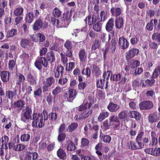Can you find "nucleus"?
<instances>
[{
	"mask_svg": "<svg viewBox=\"0 0 160 160\" xmlns=\"http://www.w3.org/2000/svg\"><path fill=\"white\" fill-rule=\"evenodd\" d=\"M101 25L98 22L93 26V29L97 32L100 31Z\"/></svg>",
	"mask_w": 160,
	"mask_h": 160,
	"instance_id": "obj_52",
	"label": "nucleus"
},
{
	"mask_svg": "<svg viewBox=\"0 0 160 160\" xmlns=\"http://www.w3.org/2000/svg\"><path fill=\"white\" fill-rule=\"evenodd\" d=\"M111 45L110 48V52L113 53H114L116 49V42L115 40L112 41Z\"/></svg>",
	"mask_w": 160,
	"mask_h": 160,
	"instance_id": "obj_41",
	"label": "nucleus"
},
{
	"mask_svg": "<svg viewBox=\"0 0 160 160\" xmlns=\"http://www.w3.org/2000/svg\"><path fill=\"white\" fill-rule=\"evenodd\" d=\"M29 41L27 39H22L21 42V45L23 48H26L29 45Z\"/></svg>",
	"mask_w": 160,
	"mask_h": 160,
	"instance_id": "obj_49",
	"label": "nucleus"
},
{
	"mask_svg": "<svg viewBox=\"0 0 160 160\" xmlns=\"http://www.w3.org/2000/svg\"><path fill=\"white\" fill-rule=\"evenodd\" d=\"M105 81V80L104 78L98 81L97 82V87L101 89H103Z\"/></svg>",
	"mask_w": 160,
	"mask_h": 160,
	"instance_id": "obj_45",
	"label": "nucleus"
},
{
	"mask_svg": "<svg viewBox=\"0 0 160 160\" xmlns=\"http://www.w3.org/2000/svg\"><path fill=\"white\" fill-rule=\"evenodd\" d=\"M160 74V66H157L155 69L153 74V77L154 78L157 77Z\"/></svg>",
	"mask_w": 160,
	"mask_h": 160,
	"instance_id": "obj_43",
	"label": "nucleus"
},
{
	"mask_svg": "<svg viewBox=\"0 0 160 160\" xmlns=\"http://www.w3.org/2000/svg\"><path fill=\"white\" fill-rule=\"evenodd\" d=\"M32 109L27 107L26 108V111L23 113V116L26 120L28 119L31 117L32 114Z\"/></svg>",
	"mask_w": 160,
	"mask_h": 160,
	"instance_id": "obj_22",
	"label": "nucleus"
},
{
	"mask_svg": "<svg viewBox=\"0 0 160 160\" xmlns=\"http://www.w3.org/2000/svg\"><path fill=\"white\" fill-rule=\"evenodd\" d=\"M153 39L157 40L159 42L160 41V33H155L153 34L152 36Z\"/></svg>",
	"mask_w": 160,
	"mask_h": 160,
	"instance_id": "obj_63",
	"label": "nucleus"
},
{
	"mask_svg": "<svg viewBox=\"0 0 160 160\" xmlns=\"http://www.w3.org/2000/svg\"><path fill=\"white\" fill-rule=\"evenodd\" d=\"M32 116V119H30L33 120L32 124L34 127H42L44 125L45 121L47 120L48 118L47 113L44 111L43 112L41 115L39 114L34 113Z\"/></svg>",
	"mask_w": 160,
	"mask_h": 160,
	"instance_id": "obj_1",
	"label": "nucleus"
},
{
	"mask_svg": "<svg viewBox=\"0 0 160 160\" xmlns=\"http://www.w3.org/2000/svg\"><path fill=\"white\" fill-rule=\"evenodd\" d=\"M101 140L106 143H109L111 140V138L110 136L105 135L102 137Z\"/></svg>",
	"mask_w": 160,
	"mask_h": 160,
	"instance_id": "obj_48",
	"label": "nucleus"
},
{
	"mask_svg": "<svg viewBox=\"0 0 160 160\" xmlns=\"http://www.w3.org/2000/svg\"><path fill=\"white\" fill-rule=\"evenodd\" d=\"M17 32V30L16 29H12L7 32L6 37L7 38H10L14 36L16 34Z\"/></svg>",
	"mask_w": 160,
	"mask_h": 160,
	"instance_id": "obj_32",
	"label": "nucleus"
},
{
	"mask_svg": "<svg viewBox=\"0 0 160 160\" xmlns=\"http://www.w3.org/2000/svg\"><path fill=\"white\" fill-rule=\"evenodd\" d=\"M158 120L159 117L157 112L151 113L148 117V121L150 123L155 122Z\"/></svg>",
	"mask_w": 160,
	"mask_h": 160,
	"instance_id": "obj_8",
	"label": "nucleus"
},
{
	"mask_svg": "<svg viewBox=\"0 0 160 160\" xmlns=\"http://www.w3.org/2000/svg\"><path fill=\"white\" fill-rule=\"evenodd\" d=\"M112 125L109 121V122L108 120H106L104 121L103 122V126L104 130H107L108 129L109 127Z\"/></svg>",
	"mask_w": 160,
	"mask_h": 160,
	"instance_id": "obj_51",
	"label": "nucleus"
},
{
	"mask_svg": "<svg viewBox=\"0 0 160 160\" xmlns=\"http://www.w3.org/2000/svg\"><path fill=\"white\" fill-rule=\"evenodd\" d=\"M64 70L63 67L61 65H58L54 69V75L56 78H58Z\"/></svg>",
	"mask_w": 160,
	"mask_h": 160,
	"instance_id": "obj_12",
	"label": "nucleus"
},
{
	"mask_svg": "<svg viewBox=\"0 0 160 160\" xmlns=\"http://www.w3.org/2000/svg\"><path fill=\"white\" fill-rule=\"evenodd\" d=\"M140 64V62L137 60L132 61L131 62V64L129 66L130 70H133V69L138 67Z\"/></svg>",
	"mask_w": 160,
	"mask_h": 160,
	"instance_id": "obj_25",
	"label": "nucleus"
},
{
	"mask_svg": "<svg viewBox=\"0 0 160 160\" xmlns=\"http://www.w3.org/2000/svg\"><path fill=\"white\" fill-rule=\"evenodd\" d=\"M37 36L39 39V41L40 42H43L46 39L45 36L42 33H38L37 34Z\"/></svg>",
	"mask_w": 160,
	"mask_h": 160,
	"instance_id": "obj_58",
	"label": "nucleus"
},
{
	"mask_svg": "<svg viewBox=\"0 0 160 160\" xmlns=\"http://www.w3.org/2000/svg\"><path fill=\"white\" fill-rule=\"evenodd\" d=\"M26 148V146L22 144H17L14 147V149L16 151H21L23 150Z\"/></svg>",
	"mask_w": 160,
	"mask_h": 160,
	"instance_id": "obj_40",
	"label": "nucleus"
},
{
	"mask_svg": "<svg viewBox=\"0 0 160 160\" xmlns=\"http://www.w3.org/2000/svg\"><path fill=\"white\" fill-rule=\"evenodd\" d=\"M34 64L38 69H40L41 68V65L42 64L44 67H47L48 65V62L45 57H38L36 59Z\"/></svg>",
	"mask_w": 160,
	"mask_h": 160,
	"instance_id": "obj_3",
	"label": "nucleus"
},
{
	"mask_svg": "<svg viewBox=\"0 0 160 160\" xmlns=\"http://www.w3.org/2000/svg\"><path fill=\"white\" fill-rule=\"evenodd\" d=\"M129 117L132 118H135L136 120H139L141 118L140 114L136 111H132L129 112Z\"/></svg>",
	"mask_w": 160,
	"mask_h": 160,
	"instance_id": "obj_13",
	"label": "nucleus"
},
{
	"mask_svg": "<svg viewBox=\"0 0 160 160\" xmlns=\"http://www.w3.org/2000/svg\"><path fill=\"white\" fill-rule=\"evenodd\" d=\"M127 112L126 111H123L120 112L118 115V117L120 119H122L127 117Z\"/></svg>",
	"mask_w": 160,
	"mask_h": 160,
	"instance_id": "obj_38",
	"label": "nucleus"
},
{
	"mask_svg": "<svg viewBox=\"0 0 160 160\" xmlns=\"http://www.w3.org/2000/svg\"><path fill=\"white\" fill-rule=\"evenodd\" d=\"M110 75H111V76L110 77L111 79H112V72L111 71H107V72H105L104 73H103V78H104V79L105 80V79L106 78L107 79V81L106 82V87L105 88H106L108 87V79L109 78V77L110 76Z\"/></svg>",
	"mask_w": 160,
	"mask_h": 160,
	"instance_id": "obj_19",
	"label": "nucleus"
},
{
	"mask_svg": "<svg viewBox=\"0 0 160 160\" xmlns=\"http://www.w3.org/2000/svg\"><path fill=\"white\" fill-rule=\"evenodd\" d=\"M51 21L53 25L57 28L61 27V25H59V21L58 19L52 18L51 19Z\"/></svg>",
	"mask_w": 160,
	"mask_h": 160,
	"instance_id": "obj_50",
	"label": "nucleus"
},
{
	"mask_svg": "<svg viewBox=\"0 0 160 160\" xmlns=\"http://www.w3.org/2000/svg\"><path fill=\"white\" fill-rule=\"evenodd\" d=\"M23 9L22 8L20 7L16 8L14 12V14L16 16H20L23 13Z\"/></svg>",
	"mask_w": 160,
	"mask_h": 160,
	"instance_id": "obj_33",
	"label": "nucleus"
},
{
	"mask_svg": "<svg viewBox=\"0 0 160 160\" xmlns=\"http://www.w3.org/2000/svg\"><path fill=\"white\" fill-rule=\"evenodd\" d=\"M68 94L69 98H75L77 95L76 91L74 89H71L69 90Z\"/></svg>",
	"mask_w": 160,
	"mask_h": 160,
	"instance_id": "obj_34",
	"label": "nucleus"
},
{
	"mask_svg": "<svg viewBox=\"0 0 160 160\" xmlns=\"http://www.w3.org/2000/svg\"><path fill=\"white\" fill-rule=\"evenodd\" d=\"M34 15L32 12H30L27 13L26 16V22L29 23L32 22L33 19Z\"/></svg>",
	"mask_w": 160,
	"mask_h": 160,
	"instance_id": "obj_24",
	"label": "nucleus"
},
{
	"mask_svg": "<svg viewBox=\"0 0 160 160\" xmlns=\"http://www.w3.org/2000/svg\"><path fill=\"white\" fill-rule=\"evenodd\" d=\"M58 156L61 159H64L66 158V152L61 149H59L57 152Z\"/></svg>",
	"mask_w": 160,
	"mask_h": 160,
	"instance_id": "obj_26",
	"label": "nucleus"
},
{
	"mask_svg": "<svg viewBox=\"0 0 160 160\" xmlns=\"http://www.w3.org/2000/svg\"><path fill=\"white\" fill-rule=\"evenodd\" d=\"M129 106L130 108L132 109H135L136 107V102L135 100H130Z\"/></svg>",
	"mask_w": 160,
	"mask_h": 160,
	"instance_id": "obj_54",
	"label": "nucleus"
},
{
	"mask_svg": "<svg viewBox=\"0 0 160 160\" xmlns=\"http://www.w3.org/2000/svg\"><path fill=\"white\" fill-rule=\"evenodd\" d=\"M30 136L28 134H24L22 135L20 137L21 140L23 142L27 141L30 139Z\"/></svg>",
	"mask_w": 160,
	"mask_h": 160,
	"instance_id": "obj_39",
	"label": "nucleus"
},
{
	"mask_svg": "<svg viewBox=\"0 0 160 160\" xmlns=\"http://www.w3.org/2000/svg\"><path fill=\"white\" fill-rule=\"evenodd\" d=\"M42 22L41 20H37L34 23L33 25V29L35 30H37L41 28Z\"/></svg>",
	"mask_w": 160,
	"mask_h": 160,
	"instance_id": "obj_30",
	"label": "nucleus"
},
{
	"mask_svg": "<svg viewBox=\"0 0 160 160\" xmlns=\"http://www.w3.org/2000/svg\"><path fill=\"white\" fill-rule=\"evenodd\" d=\"M21 58L25 63L28 64L30 62L31 58L26 53H23L22 54L21 56Z\"/></svg>",
	"mask_w": 160,
	"mask_h": 160,
	"instance_id": "obj_20",
	"label": "nucleus"
},
{
	"mask_svg": "<svg viewBox=\"0 0 160 160\" xmlns=\"http://www.w3.org/2000/svg\"><path fill=\"white\" fill-rule=\"evenodd\" d=\"M119 44L121 48L125 49L129 46V42L123 37H121L119 39Z\"/></svg>",
	"mask_w": 160,
	"mask_h": 160,
	"instance_id": "obj_7",
	"label": "nucleus"
},
{
	"mask_svg": "<svg viewBox=\"0 0 160 160\" xmlns=\"http://www.w3.org/2000/svg\"><path fill=\"white\" fill-rule=\"evenodd\" d=\"M9 141V138L7 135H4L0 139V142H1L2 144V147L4 145L6 146H7V144L8 143Z\"/></svg>",
	"mask_w": 160,
	"mask_h": 160,
	"instance_id": "obj_27",
	"label": "nucleus"
},
{
	"mask_svg": "<svg viewBox=\"0 0 160 160\" xmlns=\"http://www.w3.org/2000/svg\"><path fill=\"white\" fill-rule=\"evenodd\" d=\"M87 52L84 49L81 50L79 53L80 60L81 62H84L87 58Z\"/></svg>",
	"mask_w": 160,
	"mask_h": 160,
	"instance_id": "obj_18",
	"label": "nucleus"
},
{
	"mask_svg": "<svg viewBox=\"0 0 160 160\" xmlns=\"http://www.w3.org/2000/svg\"><path fill=\"white\" fill-rule=\"evenodd\" d=\"M66 144L67 150L72 151L76 149V147L74 143L71 141H67Z\"/></svg>",
	"mask_w": 160,
	"mask_h": 160,
	"instance_id": "obj_15",
	"label": "nucleus"
},
{
	"mask_svg": "<svg viewBox=\"0 0 160 160\" xmlns=\"http://www.w3.org/2000/svg\"><path fill=\"white\" fill-rule=\"evenodd\" d=\"M100 16L101 21H103L106 19V14L104 11L101 12Z\"/></svg>",
	"mask_w": 160,
	"mask_h": 160,
	"instance_id": "obj_61",
	"label": "nucleus"
},
{
	"mask_svg": "<svg viewBox=\"0 0 160 160\" xmlns=\"http://www.w3.org/2000/svg\"><path fill=\"white\" fill-rule=\"evenodd\" d=\"M82 73L83 75H85L88 77L91 74V70L89 68H87L85 69H84L82 71Z\"/></svg>",
	"mask_w": 160,
	"mask_h": 160,
	"instance_id": "obj_56",
	"label": "nucleus"
},
{
	"mask_svg": "<svg viewBox=\"0 0 160 160\" xmlns=\"http://www.w3.org/2000/svg\"><path fill=\"white\" fill-rule=\"evenodd\" d=\"M55 82V80L52 77H50L47 78L45 82V83L48 86H51Z\"/></svg>",
	"mask_w": 160,
	"mask_h": 160,
	"instance_id": "obj_36",
	"label": "nucleus"
},
{
	"mask_svg": "<svg viewBox=\"0 0 160 160\" xmlns=\"http://www.w3.org/2000/svg\"><path fill=\"white\" fill-rule=\"evenodd\" d=\"M109 113L108 112H104L100 113L98 117V120L100 122L102 121L105 118L108 117Z\"/></svg>",
	"mask_w": 160,
	"mask_h": 160,
	"instance_id": "obj_29",
	"label": "nucleus"
},
{
	"mask_svg": "<svg viewBox=\"0 0 160 160\" xmlns=\"http://www.w3.org/2000/svg\"><path fill=\"white\" fill-rule=\"evenodd\" d=\"M0 76L2 81L4 82L8 81L9 79L10 73L6 71H3L1 72Z\"/></svg>",
	"mask_w": 160,
	"mask_h": 160,
	"instance_id": "obj_11",
	"label": "nucleus"
},
{
	"mask_svg": "<svg viewBox=\"0 0 160 160\" xmlns=\"http://www.w3.org/2000/svg\"><path fill=\"white\" fill-rule=\"evenodd\" d=\"M92 105L91 102H86L77 108L79 111H83L81 114L83 119L88 118L92 113V110L90 109Z\"/></svg>",
	"mask_w": 160,
	"mask_h": 160,
	"instance_id": "obj_2",
	"label": "nucleus"
},
{
	"mask_svg": "<svg viewBox=\"0 0 160 160\" xmlns=\"http://www.w3.org/2000/svg\"><path fill=\"white\" fill-rule=\"evenodd\" d=\"M28 80V82L31 85H35L36 84V80L32 76H29Z\"/></svg>",
	"mask_w": 160,
	"mask_h": 160,
	"instance_id": "obj_60",
	"label": "nucleus"
},
{
	"mask_svg": "<svg viewBox=\"0 0 160 160\" xmlns=\"http://www.w3.org/2000/svg\"><path fill=\"white\" fill-rule=\"evenodd\" d=\"M52 14L55 17L58 18L61 15V11L57 8H55L53 10Z\"/></svg>",
	"mask_w": 160,
	"mask_h": 160,
	"instance_id": "obj_44",
	"label": "nucleus"
},
{
	"mask_svg": "<svg viewBox=\"0 0 160 160\" xmlns=\"http://www.w3.org/2000/svg\"><path fill=\"white\" fill-rule=\"evenodd\" d=\"M115 27L117 28H120L123 25V21L122 17H119L116 18L115 21Z\"/></svg>",
	"mask_w": 160,
	"mask_h": 160,
	"instance_id": "obj_16",
	"label": "nucleus"
},
{
	"mask_svg": "<svg viewBox=\"0 0 160 160\" xmlns=\"http://www.w3.org/2000/svg\"><path fill=\"white\" fill-rule=\"evenodd\" d=\"M25 105V102L22 100H20L14 103L15 106L17 107H22Z\"/></svg>",
	"mask_w": 160,
	"mask_h": 160,
	"instance_id": "obj_46",
	"label": "nucleus"
},
{
	"mask_svg": "<svg viewBox=\"0 0 160 160\" xmlns=\"http://www.w3.org/2000/svg\"><path fill=\"white\" fill-rule=\"evenodd\" d=\"M153 20V19H152L150 21V22L148 23L146 26V27L149 30L152 31L153 29V25L152 23Z\"/></svg>",
	"mask_w": 160,
	"mask_h": 160,
	"instance_id": "obj_64",
	"label": "nucleus"
},
{
	"mask_svg": "<svg viewBox=\"0 0 160 160\" xmlns=\"http://www.w3.org/2000/svg\"><path fill=\"white\" fill-rule=\"evenodd\" d=\"M129 148L131 149H140L143 148L144 147V145L141 142H134L131 141L128 144Z\"/></svg>",
	"mask_w": 160,
	"mask_h": 160,
	"instance_id": "obj_4",
	"label": "nucleus"
},
{
	"mask_svg": "<svg viewBox=\"0 0 160 160\" xmlns=\"http://www.w3.org/2000/svg\"><path fill=\"white\" fill-rule=\"evenodd\" d=\"M84 21L86 23H88L89 25H91L96 21V16L95 15H89L87 17Z\"/></svg>",
	"mask_w": 160,
	"mask_h": 160,
	"instance_id": "obj_9",
	"label": "nucleus"
},
{
	"mask_svg": "<svg viewBox=\"0 0 160 160\" xmlns=\"http://www.w3.org/2000/svg\"><path fill=\"white\" fill-rule=\"evenodd\" d=\"M143 71V69L141 68H138L137 69H135V71L131 70V74L134 76L141 73Z\"/></svg>",
	"mask_w": 160,
	"mask_h": 160,
	"instance_id": "obj_42",
	"label": "nucleus"
},
{
	"mask_svg": "<svg viewBox=\"0 0 160 160\" xmlns=\"http://www.w3.org/2000/svg\"><path fill=\"white\" fill-rule=\"evenodd\" d=\"M111 12L112 15L116 17L119 16L121 13V10L119 8H111Z\"/></svg>",
	"mask_w": 160,
	"mask_h": 160,
	"instance_id": "obj_21",
	"label": "nucleus"
},
{
	"mask_svg": "<svg viewBox=\"0 0 160 160\" xmlns=\"http://www.w3.org/2000/svg\"><path fill=\"white\" fill-rule=\"evenodd\" d=\"M81 145L83 147L88 146L89 143V141L87 139L82 138L81 141Z\"/></svg>",
	"mask_w": 160,
	"mask_h": 160,
	"instance_id": "obj_55",
	"label": "nucleus"
},
{
	"mask_svg": "<svg viewBox=\"0 0 160 160\" xmlns=\"http://www.w3.org/2000/svg\"><path fill=\"white\" fill-rule=\"evenodd\" d=\"M101 42L98 40H96L94 43L92 45L91 49L92 50H95L98 48L100 45Z\"/></svg>",
	"mask_w": 160,
	"mask_h": 160,
	"instance_id": "obj_47",
	"label": "nucleus"
},
{
	"mask_svg": "<svg viewBox=\"0 0 160 160\" xmlns=\"http://www.w3.org/2000/svg\"><path fill=\"white\" fill-rule=\"evenodd\" d=\"M25 80L24 76L22 74H20L18 76V83L19 85L20 84L23 82Z\"/></svg>",
	"mask_w": 160,
	"mask_h": 160,
	"instance_id": "obj_59",
	"label": "nucleus"
},
{
	"mask_svg": "<svg viewBox=\"0 0 160 160\" xmlns=\"http://www.w3.org/2000/svg\"><path fill=\"white\" fill-rule=\"evenodd\" d=\"M78 124L77 123H73L69 125L67 129L68 132H71L74 130L78 127Z\"/></svg>",
	"mask_w": 160,
	"mask_h": 160,
	"instance_id": "obj_28",
	"label": "nucleus"
},
{
	"mask_svg": "<svg viewBox=\"0 0 160 160\" xmlns=\"http://www.w3.org/2000/svg\"><path fill=\"white\" fill-rule=\"evenodd\" d=\"M16 95V91L14 92L10 91L8 90L6 92V96L7 98L9 99L12 100L14 96Z\"/></svg>",
	"mask_w": 160,
	"mask_h": 160,
	"instance_id": "obj_31",
	"label": "nucleus"
},
{
	"mask_svg": "<svg viewBox=\"0 0 160 160\" xmlns=\"http://www.w3.org/2000/svg\"><path fill=\"white\" fill-rule=\"evenodd\" d=\"M120 106L116 104L110 102L108 105L107 108L109 111L112 112H116L120 108Z\"/></svg>",
	"mask_w": 160,
	"mask_h": 160,
	"instance_id": "obj_10",
	"label": "nucleus"
},
{
	"mask_svg": "<svg viewBox=\"0 0 160 160\" xmlns=\"http://www.w3.org/2000/svg\"><path fill=\"white\" fill-rule=\"evenodd\" d=\"M139 50L137 48H133L126 53V58L127 60H129L137 55Z\"/></svg>",
	"mask_w": 160,
	"mask_h": 160,
	"instance_id": "obj_5",
	"label": "nucleus"
},
{
	"mask_svg": "<svg viewBox=\"0 0 160 160\" xmlns=\"http://www.w3.org/2000/svg\"><path fill=\"white\" fill-rule=\"evenodd\" d=\"M153 156H159L160 155V148H153Z\"/></svg>",
	"mask_w": 160,
	"mask_h": 160,
	"instance_id": "obj_53",
	"label": "nucleus"
},
{
	"mask_svg": "<svg viewBox=\"0 0 160 160\" xmlns=\"http://www.w3.org/2000/svg\"><path fill=\"white\" fill-rule=\"evenodd\" d=\"M153 106L152 103L150 101H145L141 102L139 104L140 109H149L151 108Z\"/></svg>",
	"mask_w": 160,
	"mask_h": 160,
	"instance_id": "obj_6",
	"label": "nucleus"
},
{
	"mask_svg": "<svg viewBox=\"0 0 160 160\" xmlns=\"http://www.w3.org/2000/svg\"><path fill=\"white\" fill-rule=\"evenodd\" d=\"M69 13L64 14V18L63 21H62V23L63 24L62 25H61V27H67L69 23Z\"/></svg>",
	"mask_w": 160,
	"mask_h": 160,
	"instance_id": "obj_17",
	"label": "nucleus"
},
{
	"mask_svg": "<svg viewBox=\"0 0 160 160\" xmlns=\"http://www.w3.org/2000/svg\"><path fill=\"white\" fill-rule=\"evenodd\" d=\"M15 65V61L14 60H10L8 63V68L10 70H12L14 67Z\"/></svg>",
	"mask_w": 160,
	"mask_h": 160,
	"instance_id": "obj_62",
	"label": "nucleus"
},
{
	"mask_svg": "<svg viewBox=\"0 0 160 160\" xmlns=\"http://www.w3.org/2000/svg\"><path fill=\"white\" fill-rule=\"evenodd\" d=\"M47 58L48 61L51 63L54 62L55 60L54 54L52 51L48 53Z\"/></svg>",
	"mask_w": 160,
	"mask_h": 160,
	"instance_id": "obj_23",
	"label": "nucleus"
},
{
	"mask_svg": "<svg viewBox=\"0 0 160 160\" xmlns=\"http://www.w3.org/2000/svg\"><path fill=\"white\" fill-rule=\"evenodd\" d=\"M75 65V63L74 62H72L69 63L68 64H67L66 70L67 71H70L72 70L74 67Z\"/></svg>",
	"mask_w": 160,
	"mask_h": 160,
	"instance_id": "obj_57",
	"label": "nucleus"
},
{
	"mask_svg": "<svg viewBox=\"0 0 160 160\" xmlns=\"http://www.w3.org/2000/svg\"><path fill=\"white\" fill-rule=\"evenodd\" d=\"M114 19L111 18L108 22L106 26V29L108 32L111 31L114 27Z\"/></svg>",
	"mask_w": 160,
	"mask_h": 160,
	"instance_id": "obj_14",
	"label": "nucleus"
},
{
	"mask_svg": "<svg viewBox=\"0 0 160 160\" xmlns=\"http://www.w3.org/2000/svg\"><path fill=\"white\" fill-rule=\"evenodd\" d=\"M109 121L112 125L113 124V122H119L117 117L114 115H112L110 117Z\"/></svg>",
	"mask_w": 160,
	"mask_h": 160,
	"instance_id": "obj_35",
	"label": "nucleus"
},
{
	"mask_svg": "<svg viewBox=\"0 0 160 160\" xmlns=\"http://www.w3.org/2000/svg\"><path fill=\"white\" fill-rule=\"evenodd\" d=\"M74 43V42H71L69 41H67L65 43L64 46L68 51H69L72 48V45Z\"/></svg>",
	"mask_w": 160,
	"mask_h": 160,
	"instance_id": "obj_37",
	"label": "nucleus"
}]
</instances>
